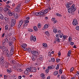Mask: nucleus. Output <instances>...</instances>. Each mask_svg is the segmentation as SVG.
I'll use <instances>...</instances> for the list:
<instances>
[{"instance_id": "f257e3e1", "label": "nucleus", "mask_w": 79, "mask_h": 79, "mask_svg": "<svg viewBox=\"0 0 79 79\" xmlns=\"http://www.w3.org/2000/svg\"><path fill=\"white\" fill-rule=\"evenodd\" d=\"M2 50L3 52H5L6 56L9 57V56H10V53H9V51L8 50H6V48L5 46H2Z\"/></svg>"}, {"instance_id": "f03ea898", "label": "nucleus", "mask_w": 79, "mask_h": 79, "mask_svg": "<svg viewBox=\"0 0 79 79\" xmlns=\"http://www.w3.org/2000/svg\"><path fill=\"white\" fill-rule=\"evenodd\" d=\"M27 47V44H23L21 46V47L24 50H27V48L26 47Z\"/></svg>"}, {"instance_id": "7ed1b4c3", "label": "nucleus", "mask_w": 79, "mask_h": 79, "mask_svg": "<svg viewBox=\"0 0 79 79\" xmlns=\"http://www.w3.org/2000/svg\"><path fill=\"white\" fill-rule=\"evenodd\" d=\"M31 53L35 56H38V55H39V52L35 51H31Z\"/></svg>"}, {"instance_id": "20e7f679", "label": "nucleus", "mask_w": 79, "mask_h": 79, "mask_svg": "<svg viewBox=\"0 0 79 79\" xmlns=\"http://www.w3.org/2000/svg\"><path fill=\"white\" fill-rule=\"evenodd\" d=\"M30 40L31 41H34L35 42L36 41V37L35 36H33V35H31L30 37Z\"/></svg>"}, {"instance_id": "39448f33", "label": "nucleus", "mask_w": 79, "mask_h": 79, "mask_svg": "<svg viewBox=\"0 0 79 79\" xmlns=\"http://www.w3.org/2000/svg\"><path fill=\"white\" fill-rule=\"evenodd\" d=\"M72 24L74 26H77L78 25V22L76 19H74L73 21Z\"/></svg>"}, {"instance_id": "423d86ee", "label": "nucleus", "mask_w": 79, "mask_h": 79, "mask_svg": "<svg viewBox=\"0 0 79 79\" xmlns=\"http://www.w3.org/2000/svg\"><path fill=\"white\" fill-rule=\"evenodd\" d=\"M74 6V5H73L70 8L72 12H74V11H75L76 10V7Z\"/></svg>"}, {"instance_id": "0eeeda50", "label": "nucleus", "mask_w": 79, "mask_h": 79, "mask_svg": "<svg viewBox=\"0 0 79 79\" xmlns=\"http://www.w3.org/2000/svg\"><path fill=\"white\" fill-rule=\"evenodd\" d=\"M43 13L42 12H41V11L40 12H37L36 13H35V15H36V16H42V15H43Z\"/></svg>"}, {"instance_id": "6e6552de", "label": "nucleus", "mask_w": 79, "mask_h": 79, "mask_svg": "<svg viewBox=\"0 0 79 79\" xmlns=\"http://www.w3.org/2000/svg\"><path fill=\"white\" fill-rule=\"evenodd\" d=\"M41 11L43 13V15H44V14H47L48 12V10L46 9L45 10H42Z\"/></svg>"}, {"instance_id": "1a4fd4ad", "label": "nucleus", "mask_w": 79, "mask_h": 79, "mask_svg": "<svg viewBox=\"0 0 79 79\" xmlns=\"http://www.w3.org/2000/svg\"><path fill=\"white\" fill-rule=\"evenodd\" d=\"M8 14L9 16H14V15H15V13L11 12L10 10L8 11Z\"/></svg>"}, {"instance_id": "9d476101", "label": "nucleus", "mask_w": 79, "mask_h": 79, "mask_svg": "<svg viewBox=\"0 0 79 79\" xmlns=\"http://www.w3.org/2000/svg\"><path fill=\"white\" fill-rule=\"evenodd\" d=\"M23 24V20H21L19 22V25L18 26V28H19L21 26V25Z\"/></svg>"}, {"instance_id": "9b49d317", "label": "nucleus", "mask_w": 79, "mask_h": 79, "mask_svg": "<svg viewBox=\"0 0 79 79\" xmlns=\"http://www.w3.org/2000/svg\"><path fill=\"white\" fill-rule=\"evenodd\" d=\"M3 61H4V57L3 56H2L0 57V63H3Z\"/></svg>"}, {"instance_id": "f8f14e48", "label": "nucleus", "mask_w": 79, "mask_h": 79, "mask_svg": "<svg viewBox=\"0 0 79 79\" xmlns=\"http://www.w3.org/2000/svg\"><path fill=\"white\" fill-rule=\"evenodd\" d=\"M41 77H42V79H45V75L44 73H41L40 75Z\"/></svg>"}, {"instance_id": "ddd939ff", "label": "nucleus", "mask_w": 79, "mask_h": 79, "mask_svg": "<svg viewBox=\"0 0 79 79\" xmlns=\"http://www.w3.org/2000/svg\"><path fill=\"white\" fill-rule=\"evenodd\" d=\"M31 70L34 73H35L37 71V69L35 67H33L31 69Z\"/></svg>"}, {"instance_id": "4468645a", "label": "nucleus", "mask_w": 79, "mask_h": 79, "mask_svg": "<svg viewBox=\"0 0 79 79\" xmlns=\"http://www.w3.org/2000/svg\"><path fill=\"white\" fill-rule=\"evenodd\" d=\"M15 11L16 12L18 11L19 12H21V9H20L19 8H18V7H17L15 8Z\"/></svg>"}, {"instance_id": "2eb2a0df", "label": "nucleus", "mask_w": 79, "mask_h": 79, "mask_svg": "<svg viewBox=\"0 0 79 79\" xmlns=\"http://www.w3.org/2000/svg\"><path fill=\"white\" fill-rule=\"evenodd\" d=\"M32 68L31 67H28L27 69V71L28 72H32Z\"/></svg>"}, {"instance_id": "dca6fc26", "label": "nucleus", "mask_w": 79, "mask_h": 79, "mask_svg": "<svg viewBox=\"0 0 79 79\" xmlns=\"http://www.w3.org/2000/svg\"><path fill=\"white\" fill-rule=\"evenodd\" d=\"M48 69H53L54 68V67L53 66V65L49 66L48 67Z\"/></svg>"}, {"instance_id": "f3484780", "label": "nucleus", "mask_w": 79, "mask_h": 79, "mask_svg": "<svg viewBox=\"0 0 79 79\" xmlns=\"http://www.w3.org/2000/svg\"><path fill=\"white\" fill-rule=\"evenodd\" d=\"M43 46L44 47V48H47V44L45 43H43Z\"/></svg>"}, {"instance_id": "a211bd4d", "label": "nucleus", "mask_w": 79, "mask_h": 79, "mask_svg": "<svg viewBox=\"0 0 79 79\" xmlns=\"http://www.w3.org/2000/svg\"><path fill=\"white\" fill-rule=\"evenodd\" d=\"M7 73H10L12 72L13 71L11 69H7Z\"/></svg>"}, {"instance_id": "6ab92c4d", "label": "nucleus", "mask_w": 79, "mask_h": 79, "mask_svg": "<svg viewBox=\"0 0 79 79\" xmlns=\"http://www.w3.org/2000/svg\"><path fill=\"white\" fill-rule=\"evenodd\" d=\"M33 29L35 31H38V28L37 27L34 26L33 27Z\"/></svg>"}, {"instance_id": "aec40b11", "label": "nucleus", "mask_w": 79, "mask_h": 79, "mask_svg": "<svg viewBox=\"0 0 79 79\" xmlns=\"http://www.w3.org/2000/svg\"><path fill=\"white\" fill-rule=\"evenodd\" d=\"M66 6L67 8H69L71 6V5H70L69 2L66 3Z\"/></svg>"}, {"instance_id": "412c9836", "label": "nucleus", "mask_w": 79, "mask_h": 79, "mask_svg": "<svg viewBox=\"0 0 79 79\" xmlns=\"http://www.w3.org/2000/svg\"><path fill=\"white\" fill-rule=\"evenodd\" d=\"M71 51H69L68 52V56H71Z\"/></svg>"}, {"instance_id": "4be33fe9", "label": "nucleus", "mask_w": 79, "mask_h": 79, "mask_svg": "<svg viewBox=\"0 0 79 79\" xmlns=\"http://www.w3.org/2000/svg\"><path fill=\"white\" fill-rule=\"evenodd\" d=\"M58 72L57 71H55L54 72L53 74L54 76H56V75H58Z\"/></svg>"}, {"instance_id": "5701e85b", "label": "nucleus", "mask_w": 79, "mask_h": 79, "mask_svg": "<svg viewBox=\"0 0 79 79\" xmlns=\"http://www.w3.org/2000/svg\"><path fill=\"white\" fill-rule=\"evenodd\" d=\"M24 73L25 74H26V75H28V74H29V72L27 70L25 71H24Z\"/></svg>"}, {"instance_id": "b1692460", "label": "nucleus", "mask_w": 79, "mask_h": 79, "mask_svg": "<svg viewBox=\"0 0 79 79\" xmlns=\"http://www.w3.org/2000/svg\"><path fill=\"white\" fill-rule=\"evenodd\" d=\"M8 35H7V38H6L5 39V42H7V43H8L9 42V41L8 40Z\"/></svg>"}, {"instance_id": "393cba45", "label": "nucleus", "mask_w": 79, "mask_h": 79, "mask_svg": "<svg viewBox=\"0 0 79 79\" xmlns=\"http://www.w3.org/2000/svg\"><path fill=\"white\" fill-rule=\"evenodd\" d=\"M44 29H47L48 27V24H45L44 27Z\"/></svg>"}, {"instance_id": "a878e982", "label": "nucleus", "mask_w": 79, "mask_h": 79, "mask_svg": "<svg viewBox=\"0 0 79 79\" xmlns=\"http://www.w3.org/2000/svg\"><path fill=\"white\" fill-rule=\"evenodd\" d=\"M58 34L59 35H61V34H62V35H63V33H61V31L60 30H59L58 31Z\"/></svg>"}, {"instance_id": "bb28decb", "label": "nucleus", "mask_w": 79, "mask_h": 79, "mask_svg": "<svg viewBox=\"0 0 79 79\" xmlns=\"http://www.w3.org/2000/svg\"><path fill=\"white\" fill-rule=\"evenodd\" d=\"M68 12L69 13H70L71 12H72L73 11H72V10H71V8H69L68 10Z\"/></svg>"}, {"instance_id": "cd10ccee", "label": "nucleus", "mask_w": 79, "mask_h": 79, "mask_svg": "<svg viewBox=\"0 0 79 79\" xmlns=\"http://www.w3.org/2000/svg\"><path fill=\"white\" fill-rule=\"evenodd\" d=\"M53 32L56 34L57 32V29L56 28H54L53 30Z\"/></svg>"}, {"instance_id": "c85d7f7f", "label": "nucleus", "mask_w": 79, "mask_h": 79, "mask_svg": "<svg viewBox=\"0 0 79 79\" xmlns=\"http://www.w3.org/2000/svg\"><path fill=\"white\" fill-rule=\"evenodd\" d=\"M5 29V30H6V31H7V30L8 29V25H6Z\"/></svg>"}, {"instance_id": "c756f323", "label": "nucleus", "mask_w": 79, "mask_h": 79, "mask_svg": "<svg viewBox=\"0 0 79 79\" xmlns=\"http://www.w3.org/2000/svg\"><path fill=\"white\" fill-rule=\"evenodd\" d=\"M38 28H39V29H40V28H41V24L38 23Z\"/></svg>"}, {"instance_id": "7c9ffc66", "label": "nucleus", "mask_w": 79, "mask_h": 79, "mask_svg": "<svg viewBox=\"0 0 79 79\" xmlns=\"http://www.w3.org/2000/svg\"><path fill=\"white\" fill-rule=\"evenodd\" d=\"M9 10V9L6 7L4 8V10L5 11H7Z\"/></svg>"}, {"instance_id": "2f4dec72", "label": "nucleus", "mask_w": 79, "mask_h": 79, "mask_svg": "<svg viewBox=\"0 0 79 79\" xmlns=\"http://www.w3.org/2000/svg\"><path fill=\"white\" fill-rule=\"evenodd\" d=\"M11 23H16V20L15 19H13L11 21Z\"/></svg>"}, {"instance_id": "473e14b6", "label": "nucleus", "mask_w": 79, "mask_h": 79, "mask_svg": "<svg viewBox=\"0 0 79 79\" xmlns=\"http://www.w3.org/2000/svg\"><path fill=\"white\" fill-rule=\"evenodd\" d=\"M51 61H52V62H54L55 61V59L53 57H52L51 59Z\"/></svg>"}, {"instance_id": "72a5a7b5", "label": "nucleus", "mask_w": 79, "mask_h": 79, "mask_svg": "<svg viewBox=\"0 0 79 79\" xmlns=\"http://www.w3.org/2000/svg\"><path fill=\"white\" fill-rule=\"evenodd\" d=\"M10 52V54L12 55H13L14 53V50H11Z\"/></svg>"}, {"instance_id": "f704fd0d", "label": "nucleus", "mask_w": 79, "mask_h": 79, "mask_svg": "<svg viewBox=\"0 0 79 79\" xmlns=\"http://www.w3.org/2000/svg\"><path fill=\"white\" fill-rule=\"evenodd\" d=\"M55 41H57L58 42H60V39L59 38H56L55 40Z\"/></svg>"}, {"instance_id": "c9c22d12", "label": "nucleus", "mask_w": 79, "mask_h": 79, "mask_svg": "<svg viewBox=\"0 0 79 79\" xmlns=\"http://www.w3.org/2000/svg\"><path fill=\"white\" fill-rule=\"evenodd\" d=\"M3 18L4 17H3V15L1 14H0V19H3Z\"/></svg>"}, {"instance_id": "e433bc0d", "label": "nucleus", "mask_w": 79, "mask_h": 79, "mask_svg": "<svg viewBox=\"0 0 79 79\" xmlns=\"http://www.w3.org/2000/svg\"><path fill=\"white\" fill-rule=\"evenodd\" d=\"M56 16H62V15L60 14H59V13H57L56 14Z\"/></svg>"}, {"instance_id": "4c0bfd02", "label": "nucleus", "mask_w": 79, "mask_h": 79, "mask_svg": "<svg viewBox=\"0 0 79 79\" xmlns=\"http://www.w3.org/2000/svg\"><path fill=\"white\" fill-rule=\"evenodd\" d=\"M27 23H25L24 24L23 28H25V27H27Z\"/></svg>"}, {"instance_id": "58836bf2", "label": "nucleus", "mask_w": 79, "mask_h": 79, "mask_svg": "<svg viewBox=\"0 0 79 79\" xmlns=\"http://www.w3.org/2000/svg\"><path fill=\"white\" fill-rule=\"evenodd\" d=\"M6 64L7 66H6V67H7V68H8V66H10V63H9V62H7V63L6 64Z\"/></svg>"}, {"instance_id": "ea45409f", "label": "nucleus", "mask_w": 79, "mask_h": 79, "mask_svg": "<svg viewBox=\"0 0 79 79\" xmlns=\"http://www.w3.org/2000/svg\"><path fill=\"white\" fill-rule=\"evenodd\" d=\"M32 61H34L35 60V59H36V57H32Z\"/></svg>"}, {"instance_id": "a19ab883", "label": "nucleus", "mask_w": 79, "mask_h": 79, "mask_svg": "<svg viewBox=\"0 0 79 79\" xmlns=\"http://www.w3.org/2000/svg\"><path fill=\"white\" fill-rule=\"evenodd\" d=\"M15 23H12V22H11V27H13V26H15Z\"/></svg>"}, {"instance_id": "79ce46f5", "label": "nucleus", "mask_w": 79, "mask_h": 79, "mask_svg": "<svg viewBox=\"0 0 79 79\" xmlns=\"http://www.w3.org/2000/svg\"><path fill=\"white\" fill-rule=\"evenodd\" d=\"M28 31L29 32H33V30L31 28H29Z\"/></svg>"}, {"instance_id": "37998d69", "label": "nucleus", "mask_w": 79, "mask_h": 79, "mask_svg": "<svg viewBox=\"0 0 79 79\" xmlns=\"http://www.w3.org/2000/svg\"><path fill=\"white\" fill-rule=\"evenodd\" d=\"M59 73L60 74H62V69H60V70H59Z\"/></svg>"}, {"instance_id": "c03bdc74", "label": "nucleus", "mask_w": 79, "mask_h": 79, "mask_svg": "<svg viewBox=\"0 0 79 79\" xmlns=\"http://www.w3.org/2000/svg\"><path fill=\"white\" fill-rule=\"evenodd\" d=\"M13 42H10L9 43V45L10 46H11V45H13Z\"/></svg>"}, {"instance_id": "a18cd8bd", "label": "nucleus", "mask_w": 79, "mask_h": 79, "mask_svg": "<svg viewBox=\"0 0 79 79\" xmlns=\"http://www.w3.org/2000/svg\"><path fill=\"white\" fill-rule=\"evenodd\" d=\"M11 63L12 64H15L16 63V62H15V60H12L11 61Z\"/></svg>"}, {"instance_id": "49530a36", "label": "nucleus", "mask_w": 79, "mask_h": 79, "mask_svg": "<svg viewBox=\"0 0 79 79\" xmlns=\"http://www.w3.org/2000/svg\"><path fill=\"white\" fill-rule=\"evenodd\" d=\"M73 71H74V67H73L70 69V71L72 72Z\"/></svg>"}, {"instance_id": "de8ad7c7", "label": "nucleus", "mask_w": 79, "mask_h": 79, "mask_svg": "<svg viewBox=\"0 0 79 79\" xmlns=\"http://www.w3.org/2000/svg\"><path fill=\"white\" fill-rule=\"evenodd\" d=\"M76 29L77 31H79V26H77L76 27Z\"/></svg>"}, {"instance_id": "09e8293b", "label": "nucleus", "mask_w": 79, "mask_h": 79, "mask_svg": "<svg viewBox=\"0 0 79 79\" xmlns=\"http://www.w3.org/2000/svg\"><path fill=\"white\" fill-rule=\"evenodd\" d=\"M17 71L18 72H21V71H22V69H17Z\"/></svg>"}, {"instance_id": "8fccbe9b", "label": "nucleus", "mask_w": 79, "mask_h": 79, "mask_svg": "<svg viewBox=\"0 0 79 79\" xmlns=\"http://www.w3.org/2000/svg\"><path fill=\"white\" fill-rule=\"evenodd\" d=\"M56 69H59V64H57L56 67Z\"/></svg>"}, {"instance_id": "3c124183", "label": "nucleus", "mask_w": 79, "mask_h": 79, "mask_svg": "<svg viewBox=\"0 0 79 79\" xmlns=\"http://www.w3.org/2000/svg\"><path fill=\"white\" fill-rule=\"evenodd\" d=\"M21 6V4H19L17 6V8H19V9H20V7Z\"/></svg>"}, {"instance_id": "603ef678", "label": "nucleus", "mask_w": 79, "mask_h": 79, "mask_svg": "<svg viewBox=\"0 0 79 79\" xmlns=\"http://www.w3.org/2000/svg\"><path fill=\"white\" fill-rule=\"evenodd\" d=\"M24 22L25 23L27 24V23H29V21L28 20H25Z\"/></svg>"}, {"instance_id": "864d4df0", "label": "nucleus", "mask_w": 79, "mask_h": 79, "mask_svg": "<svg viewBox=\"0 0 79 79\" xmlns=\"http://www.w3.org/2000/svg\"><path fill=\"white\" fill-rule=\"evenodd\" d=\"M72 39L71 38V37H70L69 38V42H71V41L72 40Z\"/></svg>"}, {"instance_id": "5fc2aeb1", "label": "nucleus", "mask_w": 79, "mask_h": 79, "mask_svg": "<svg viewBox=\"0 0 79 79\" xmlns=\"http://www.w3.org/2000/svg\"><path fill=\"white\" fill-rule=\"evenodd\" d=\"M30 0H26L25 1L26 3H28L30 2Z\"/></svg>"}, {"instance_id": "6e6d98bb", "label": "nucleus", "mask_w": 79, "mask_h": 79, "mask_svg": "<svg viewBox=\"0 0 79 79\" xmlns=\"http://www.w3.org/2000/svg\"><path fill=\"white\" fill-rule=\"evenodd\" d=\"M15 19H17L18 18V14H16L15 15Z\"/></svg>"}, {"instance_id": "4d7b16f0", "label": "nucleus", "mask_w": 79, "mask_h": 79, "mask_svg": "<svg viewBox=\"0 0 79 79\" xmlns=\"http://www.w3.org/2000/svg\"><path fill=\"white\" fill-rule=\"evenodd\" d=\"M14 48H15L14 46H12L11 47V50H14Z\"/></svg>"}, {"instance_id": "13d9d810", "label": "nucleus", "mask_w": 79, "mask_h": 79, "mask_svg": "<svg viewBox=\"0 0 79 79\" xmlns=\"http://www.w3.org/2000/svg\"><path fill=\"white\" fill-rule=\"evenodd\" d=\"M27 50H28V52H31V48H28Z\"/></svg>"}, {"instance_id": "bf43d9fd", "label": "nucleus", "mask_w": 79, "mask_h": 79, "mask_svg": "<svg viewBox=\"0 0 79 79\" xmlns=\"http://www.w3.org/2000/svg\"><path fill=\"white\" fill-rule=\"evenodd\" d=\"M60 35L59 34H57L56 35V37H57L58 38H59V37H60Z\"/></svg>"}, {"instance_id": "052dcab7", "label": "nucleus", "mask_w": 79, "mask_h": 79, "mask_svg": "<svg viewBox=\"0 0 79 79\" xmlns=\"http://www.w3.org/2000/svg\"><path fill=\"white\" fill-rule=\"evenodd\" d=\"M40 59L41 60H43V57L42 56L40 57V56H39Z\"/></svg>"}, {"instance_id": "680f3d73", "label": "nucleus", "mask_w": 79, "mask_h": 79, "mask_svg": "<svg viewBox=\"0 0 79 79\" xmlns=\"http://www.w3.org/2000/svg\"><path fill=\"white\" fill-rule=\"evenodd\" d=\"M45 34L46 35H48V34H49V32L48 31H46Z\"/></svg>"}, {"instance_id": "e2e57ef3", "label": "nucleus", "mask_w": 79, "mask_h": 79, "mask_svg": "<svg viewBox=\"0 0 79 79\" xmlns=\"http://www.w3.org/2000/svg\"><path fill=\"white\" fill-rule=\"evenodd\" d=\"M56 19L55 18H52V21H55Z\"/></svg>"}, {"instance_id": "0e129e2a", "label": "nucleus", "mask_w": 79, "mask_h": 79, "mask_svg": "<svg viewBox=\"0 0 79 79\" xmlns=\"http://www.w3.org/2000/svg\"><path fill=\"white\" fill-rule=\"evenodd\" d=\"M74 44V43L73 42H71L70 43V45H73Z\"/></svg>"}, {"instance_id": "69168bd1", "label": "nucleus", "mask_w": 79, "mask_h": 79, "mask_svg": "<svg viewBox=\"0 0 79 79\" xmlns=\"http://www.w3.org/2000/svg\"><path fill=\"white\" fill-rule=\"evenodd\" d=\"M12 35V34H11V33L10 32L8 34V36H11V35Z\"/></svg>"}, {"instance_id": "338daca9", "label": "nucleus", "mask_w": 79, "mask_h": 79, "mask_svg": "<svg viewBox=\"0 0 79 79\" xmlns=\"http://www.w3.org/2000/svg\"><path fill=\"white\" fill-rule=\"evenodd\" d=\"M58 55H59V56H61V52H58Z\"/></svg>"}, {"instance_id": "774afa93", "label": "nucleus", "mask_w": 79, "mask_h": 79, "mask_svg": "<svg viewBox=\"0 0 79 79\" xmlns=\"http://www.w3.org/2000/svg\"><path fill=\"white\" fill-rule=\"evenodd\" d=\"M77 76H79V72H77Z\"/></svg>"}]
</instances>
